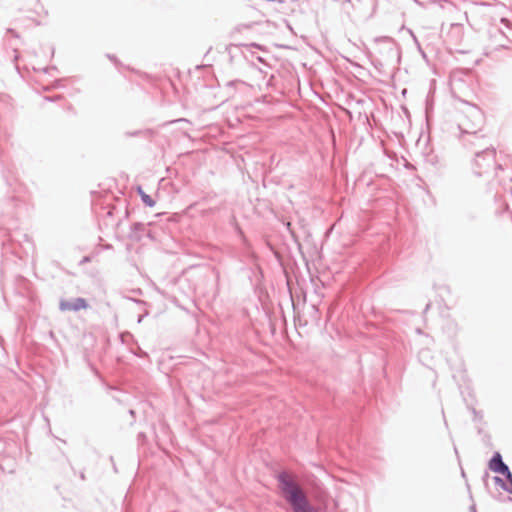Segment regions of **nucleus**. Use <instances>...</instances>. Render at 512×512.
<instances>
[{
  "mask_svg": "<svg viewBox=\"0 0 512 512\" xmlns=\"http://www.w3.org/2000/svg\"><path fill=\"white\" fill-rule=\"evenodd\" d=\"M283 497L290 503L294 512H317L310 506L303 490L288 475L279 477Z\"/></svg>",
  "mask_w": 512,
  "mask_h": 512,
  "instance_id": "1",
  "label": "nucleus"
},
{
  "mask_svg": "<svg viewBox=\"0 0 512 512\" xmlns=\"http://www.w3.org/2000/svg\"><path fill=\"white\" fill-rule=\"evenodd\" d=\"M489 468L497 473L501 474H507L510 476V472L508 467L503 463L501 459V455L499 453H496L494 457L490 460Z\"/></svg>",
  "mask_w": 512,
  "mask_h": 512,
  "instance_id": "2",
  "label": "nucleus"
},
{
  "mask_svg": "<svg viewBox=\"0 0 512 512\" xmlns=\"http://www.w3.org/2000/svg\"><path fill=\"white\" fill-rule=\"evenodd\" d=\"M87 307L84 299L78 298L74 302H61L60 308L62 310H80Z\"/></svg>",
  "mask_w": 512,
  "mask_h": 512,
  "instance_id": "3",
  "label": "nucleus"
},
{
  "mask_svg": "<svg viewBox=\"0 0 512 512\" xmlns=\"http://www.w3.org/2000/svg\"><path fill=\"white\" fill-rule=\"evenodd\" d=\"M137 192L138 194L140 195L142 201L149 207H153L155 205V201L148 195L146 194L142 187L138 186L137 187Z\"/></svg>",
  "mask_w": 512,
  "mask_h": 512,
  "instance_id": "4",
  "label": "nucleus"
}]
</instances>
